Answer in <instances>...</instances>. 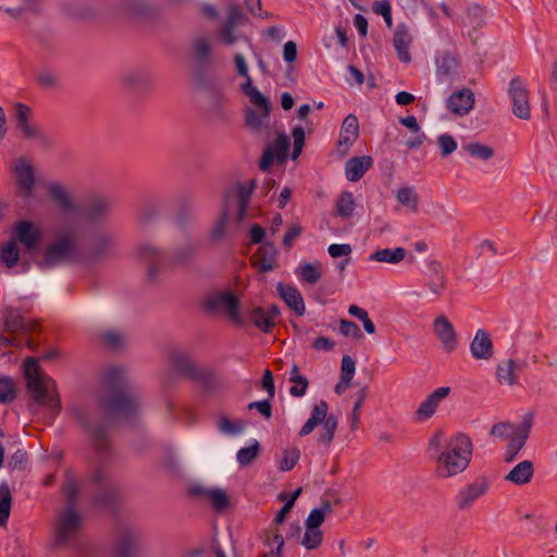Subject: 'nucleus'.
<instances>
[{
    "instance_id": "obj_27",
    "label": "nucleus",
    "mask_w": 557,
    "mask_h": 557,
    "mask_svg": "<svg viewBox=\"0 0 557 557\" xmlns=\"http://www.w3.org/2000/svg\"><path fill=\"white\" fill-rule=\"evenodd\" d=\"M170 360L173 369L180 374L191 379L198 377V370L186 354L174 351L172 352Z\"/></svg>"
},
{
    "instance_id": "obj_37",
    "label": "nucleus",
    "mask_w": 557,
    "mask_h": 557,
    "mask_svg": "<svg viewBox=\"0 0 557 557\" xmlns=\"http://www.w3.org/2000/svg\"><path fill=\"white\" fill-rule=\"evenodd\" d=\"M533 423V414L531 412H528L523 416L521 421V429L516 433L513 437H511L508 443V446L516 447L519 450L523 448L525 445V442L529 437L531 428Z\"/></svg>"
},
{
    "instance_id": "obj_43",
    "label": "nucleus",
    "mask_w": 557,
    "mask_h": 557,
    "mask_svg": "<svg viewBox=\"0 0 557 557\" xmlns=\"http://www.w3.org/2000/svg\"><path fill=\"white\" fill-rule=\"evenodd\" d=\"M355 207L352 194L350 191H343L336 201V213L343 219H348L352 215Z\"/></svg>"
},
{
    "instance_id": "obj_38",
    "label": "nucleus",
    "mask_w": 557,
    "mask_h": 557,
    "mask_svg": "<svg viewBox=\"0 0 557 557\" xmlns=\"http://www.w3.org/2000/svg\"><path fill=\"white\" fill-rule=\"evenodd\" d=\"M249 320L253 323L256 327H258L264 333H269L275 325L273 322V317H271V313H269L267 309L262 307H257L252 309L249 313Z\"/></svg>"
},
{
    "instance_id": "obj_50",
    "label": "nucleus",
    "mask_w": 557,
    "mask_h": 557,
    "mask_svg": "<svg viewBox=\"0 0 557 557\" xmlns=\"http://www.w3.org/2000/svg\"><path fill=\"white\" fill-rule=\"evenodd\" d=\"M103 344L111 349H119L126 343L124 333L117 330H108L101 334Z\"/></svg>"
},
{
    "instance_id": "obj_11",
    "label": "nucleus",
    "mask_w": 557,
    "mask_h": 557,
    "mask_svg": "<svg viewBox=\"0 0 557 557\" xmlns=\"http://www.w3.org/2000/svg\"><path fill=\"white\" fill-rule=\"evenodd\" d=\"M508 92L511 98L513 114L521 120H529L531 114L528 89L520 77H513L510 81Z\"/></svg>"
},
{
    "instance_id": "obj_14",
    "label": "nucleus",
    "mask_w": 557,
    "mask_h": 557,
    "mask_svg": "<svg viewBox=\"0 0 557 557\" xmlns=\"http://www.w3.org/2000/svg\"><path fill=\"white\" fill-rule=\"evenodd\" d=\"M278 250L273 243L267 242L261 245L251 258L253 268L261 273L274 270L277 265Z\"/></svg>"
},
{
    "instance_id": "obj_51",
    "label": "nucleus",
    "mask_w": 557,
    "mask_h": 557,
    "mask_svg": "<svg viewBox=\"0 0 557 557\" xmlns=\"http://www.w3.org/2000/svg\"><path fill=\"white\" fill-rule=\"evenodd\" d=\"M465 150L479 160H488L494 156V149L481 143H470L465 146Z\"/></svg>"
},
{
    "instance_id": "obj_62",
    "label": "nucleus",
    "mask_w": 557,
    "mask_h": 557,
    "mask_svg": "<svg viewBox=\"0 0 557 557\" xmlns=\"http://www.w3.org/2000/svg\"><path fill=\"white\" fill-rule=\"evenodd\" d=\"M207 496L212 502L213 506L218 510L226 508L228 498L223 490L214 488L207 492Z\"/></svg>"
},
{
    "instance_id": "obj_36",
    "label": "nucleus",
    "mask_w": 557,
    "mask_h": 557,
    "mask_svg": "<svg viewBox=\"0 0 557 557\" xmlns=\"http://www.w3.org/2000/svg\"><path fill=\"white\" fill-rule=\"evenodd\" d=\"M20 259V248L12 238L0 246V262L9 269L15 267Z\"/></svg>"
},
{
    "instance_id": "obj_28",
    "label": "nucleus",
    "mask_w": 557,
    "mask_h": 557,
    "mask_svg": "<svg viewBox=\"0 0 557 557\" xmlns=\"http://www.w3.org/2000/svg\"><path fill=\"white\" fill-rule=\"evenodd\" d=\"M327 412L329 405L325 400H320L319 403H317L312 408L310 418L307 420V422L302 425L301 430L299 431V435H309L317 425L321 424L324 421Z\"/></svg>"
},
{
    "instance_id": "obj_56",
    "label": "nucleus",
    "mask_w": 557,
    "mask_h": 557,
    "mask_svg": "<svg viewBox=\"0 0 557 557\" xmlns=\"http://www.w3.org/2000/svg\"><path fill=\"white\" fill-rule=\"evenodd\" d=\"M322 536H323V534L319 529L306 527V531H305L304 537L301 540V544L307 549H314L321 544Z\"/></svg>"
},
{
    "instance_id": "obj_19",
    "label": "nucleus",
    "mask_w": 557,
    "mask_h": 557,
    "mask_svg": "<svg viewBox=\"0 0 557 557\" xmlns=\"http://www.w3.org/2000/svg\"><path fill=\"white\" fill-rule=\"evenodd\" d=\"M47 190L60 210L72 214L78 212V206L72 199L71 195L64 186L52 183L48 185Z\"/></svg>"
},
{
    "instance_id": "obj_55",
    "label": "nucleus",
    "mask_w": 557,
    "mask_h": 557,
    "mask_svg": "<svg viewBox=\"0 0 557 557\" xmlns=\"http://www.w3.org/2000/svg\"><path fill=\"white\" fill-rule=\"evenodd\" d=\"M270 148L275 153L276 160L283 162L287 158L289 138L285 134L278 135Z\"/></svg>"
},
{
    "instance_id": "obj_35",
    "label": "nucleus",
    "mask_w": 557,
    "mask_h": 557,
    "mask_svg": "<svg viewBox=\"0 0 557 557\" xmlns=\"http://www.w3.org/2000/svg\"><path fill=\"white\" fill-rule=\"evenodd\" d=\"M298 277L308 284H315L322 277V263L315 261L313 263H301L296 270Z\"/></svg>"
},
{
    "instance_id": "obj_34",
    "label": "nucleus",
    "mask_w": 557,
    "mask_h": 557,
    "mask_svg": "<svg viewBox=\"0 0 557 557\" xmlns=\"http://www.w3.org/2000/svg\"><path fill=\"white\" fill-rule=\"evenodd\" d=\"M4 325L11 333H26L32 330L30 323L15 309H10L4 318Z\"/></svg>"
},
{
    "instance_id": "obj_22",
    "label": "nucleus",
    "mask_w": 557,
    "mask_h": 557,
    "mask_svg": "<svg viewBox=\"0 0 557 557\" xmlns=\"http://www.w3.org/2000/svg\"><path fill=\"white\" fill-rule=\"evenodd\" d=\"M373 160L370 156L355 157L349 159L345 165L346 178L350 182L359 181L372 166Z\"/></svg>"
},
{
    "instance_id": "obj_41",
    "label": "nucleus",
    "mask_w": 557,
    "mask_h": 557,
    "mask_svg": "<svg viewBox=\"0 0 557 557\" xmlns=\"http://www.w3.org/2000/svg\"><path fill=\"white\" fill-rule=\"evenodd\" d=\"M112 202L108 198L99 197L89 202L86 208V215L90 219H99L110 212Z\"/></svg>"
},
{
    "instance_id": "obj_9",
    "label": "nucleus",
    "mask_w": 557,
    "mask_h": 557,
    "mask_svg": "<svg viewBox=\"0 0 557 557\" xmlns=\"http://www.w3.org/2000/svg\"><path fill=\"white\" fill-rule=\"evenodd\" d=\"M12 175L21 195L29 198L36 185V170L32 159L21 156L13 161Z\"/></svg>"
},
{
    "instance_id": "obj_54",
    "label": "nucleus",
    "mask_w": 557,
    "mask_h": 557,
    "mask_svg": "<svg viewBox=\"0 0 557 557\" xmlns=\"http://www.w3.org/2000/svg\"><path fill=\"white\" fill-rule=\"evenodd\" d=\"M300 458V450L297 447L287 448L283 451L280 461V469L282 471L292 470Z\"/></svg>"
},
{
    "instance_id": "obj_32",
    "label": "nucleus",
    "mask_w": 557,
    "mask_h": 557,
    "mask_svg": "<svg viewBox=\"0 0 557 557\" xmlns=\"http://www.w3.org/2000/svg\"><path fill=\"white\" fill-rule=\"evenodd\" d=\"M398 203L409 213L419 211V196L413 186H403L396 191Z\"/></svg>"
},
{
    "instance_id": "obj_40",
    "label": "nucleus",
    "mask_w": 557,
    "mask_h": 557,
    "mask_svg": "<svg viewBox=\"0 0 557 557\" xmlns=\"http://www.w3.org/2000/svg\"><path fill=\"white\" fill-rule=\"evenodd\" d=\"M264 545L268 547L260 557H282V548L284 546V539L277 532H269L264 537Z\"/></svg>"
},
{
    "instance_id": "obj_45",
    "label": "nucleus",
    "mask_w": 557,
    "mask_h": 557,
    "mask_svg": "<svg viewBox=\"0 0 557 557\" xmlns=\"http://www.w3.org/2000/svg\"><path fill=\"white\" fill-rule=\"evenodd\" d=\"M237 26L223 23L218 32L220 42L225 46H233L237 41L246 39L244 35L237 33Z\"/></svg>"
},
{
    "instance_id": "obj_60",
    "label": "nucleus",
    "mask_w": 557,
    "mask_h": 557,
    "mask_svg": "<svg viewBox=\"0 0 557 557\" xmlns=\"http://www.w3.org/2000/svg\"><path fill=\"white\" fill-rule=\"evenodd\" d=\"M294 147L292 158L295 160L299 157L305 145V131L301 126L294 127L292 131Z\"/></svg>"
},
{
    "instance_id": "obj_63",
    "label": "nucleus",
    "mask_w": 557,
    "mask_h": 557,
    "mask_svg": "<svg viewBox=\"0 0 557 557\" xmlns=\"http://www.w3.org/2000/svg\"><path fill=\"white\" fill-rule=\"evenodd\" d=\"M194 53L196 58L200 61L208 60L211 53V47L209 41L206 38L196 39L194 42Z\"/></svg>"
},
{
    "instance_id": "obj_4",
    "label": "nucleus",
    "mask_w": 557,
    "mask_h": 557,
    "mask_svg": "<svg viewBox=\"0 0 557 557\" xmlns=\"http://www.w3.org/2000/svg\"><path fill=\"white\" fill-rule=\"evenodd\" d=\"M78 255V235L74 226H66L54 232L52 240L45 247L38 265L51 269L76 259Z\"/></svg>"
},
{
    "instance_id": "obj_47",
    "label": "nucleus",
    "mask_w": 557,
    "mask_h": 557,
    "mask_svg": "<svg viewBox=\"0 0 557 557\" xmlns=\"http://www.w3.org/2000/svg\"><path fill=\"white\" fill-rule=\"evenodd\" d=\"M331 511L332 505L329 502H324L320 508H314L310 511L306 520V527L319 529L323 523L325 516Z\"/></svg>"
},
{
    "instance_id": "obj_8",
    "label": "nucleus",
    "mask_w": 557,
    "mask_h": 557,
    "mask_svg": "<svg viewBox=\"0 0 557 557\" xmlns=\"http://www.w3.org/2000/svg\"><path fill=\"white\" fill-rule=\"evenodd\" d=\"M82 527L83 517L73 506H69L61 511L54 524L57 545L63 546L76 540L81 533Z\"/></svg>"
},
{
    "instance_id": "obj_5",
    "label": "nucleus",
    "mask_w": 557,
    "mask_h": 557,
    "mask_svg": "<svg viewBox=\"0 0 557 557\" xmlns=\"http://www.w3.org/2000/svg\"><path fill=\"white\" fill-rule=\"evenodd\" d=\"M243 91L249 98L250 103L260 109V112L251 108L246 110L247 126L256 134H267L270 128L269 99L257 87L250 85L249 82L243 85Z\"/></svg>"
},
{
    "instance_id": "obj_58",
    "label": "nucleus",
    "mask_w": 557,
    "mask_h": 557,
    "mask_svg": "<svg viewBox=\"0 0 557 557\" xmlns=\"http://www.w3.org/2000/svg\"><path fill=\"white\" fill-rule=\"evenodd\" d=\"M195 251H196L195 246H193L190 244L177 247L173 251V253L171 256V260L175 264L185 263L194 257Z\"/></svg>"
},
{
    "instance_id": "obj_7",
    "label": "nucleus",
    "mask_w": 557,
    "mask_h": 557,
    "mask_svg": "<svg viewBox=\"0 0 557 557\" xmlns=\"http://www.w3.org/2000/svg\"><path fill=\"white\" fill-rule=\"evenodd\" d=\"M205 307L211 313L223 314L233 323L242 325L244 319L239 313V300L230 290H221L209 294L205 300Z\"/></svg>"
},
{
    "instance_id": "obj_16",
    "label": "nucleus",
    "mask_w": 557,
    "mask_h": 557,
    "mask_svg": "<svg viewBox=\"0 0 557 557\" xmlns=\"http://www.w3.org/2000/svg\"><path fill=\"white\" fill-rule=\"evenodd\" d=\"M412 41L413 38L409 32L408 26L405 24L398 25L394 32L393 46L400 62L409 63L411 61L409 47L411 46Z\"/></svg>"
},
{
    "instance_id": "obj_30",
    "label": "nucleus",
    "mask_w": 557,
    "mask_h": 557,
    "mask_svg": "<svg viewBox=\"0 0 557 557\" xmlns=\"http://www.w3.org/2000/svg\"><path fill=\"white\" fill-rule=\"evenodd\" d=\"M436 76L441 82L450 78L457 71V60L448 52L438 54L435 59Z\"/></svg>"
},
{
    "instance_id": "obj_29",
    "label": "nucleus",
    "mask_w": 557,
    "mask_h": 557,
    "mask_svg": "<svg viewBox=\"0 0 557 557\" xmlns=\"http://www.w3.org/2000/svg\"><path fill=\"white\" fill-rule=\"evenodd\" d=\"M327 412L329 405L325 400H320L319 403H317L312 408L310 418L307 420V422L302 425L301 430L299 431V435H309L317 425L321 424L324 421Z\"/></svg>"
},
{
    "instance_id": "obj_21",
    "label": "nucleus",
    "mask_w": 557,
    "mask_h": 557,
    "mask_svg": "<svg viewBox=\"0 0 557 557\" xmlns=\"http://www.w3.org/2000/svg\"><path fill=\"white\" fill-rule=\"evenodd\" d=\"M471 355L474 359L488 360L493 356V343L488 333L482 329L478 330L470 345Z\"/></svg>"
},
{
    "instance_id": "obj_2",
    "label": "nucleus",
    "mask_w": 557,
    "mask_h": 557,
    "mask_svg": "<svg viewBox=\"0 0 557 557\" xmlns=\"http://www.w3.org/2000/svg\"><path fill=\"white\" fill-rule=\"evenodd\" d=\"M429 453L435 457V473L447 479L463 472L470 463L472 443L465 434H455L445 440L443 432H436L429 441Z\"/></svg>"
},
{
    "instance_id": "obj_15",
    "label": "nucleus",
    "mask_w": 557,
    "mask_h": 557,
    "mask_svg": "<svg viewBox=\"0 0 557 557\" xmlns=\"http://www.w3.org/2000/svg\"><path fill=\"white\" fill-rule=\"evenodd\" d=\"M450 394V387L442 386L432 392L418 407L414 412L417 421L430 419L436 411L440 403Z\"/></svg>"
},
{
    "instance_id": "obj_20",
    "label": "nucleus",
    "mask_w": 557,
    "mask_h": 557,
    "mask_svg": "<svg viewBox=\"0 0 557 557\" xmlns=\"http://www.w3.org/2000/svg\"><path fill=\"white\" fill-rule=\"evenodd\" d=\"M276 290L286 305L299 317L306 312V306L300 292L290 285L278 283Z\"/></svg>"
},
{
    "instance_id": "obj_25",
    "label": "nucleus",
    "mask_w": 557,
    "mask_h": 557,
    "mask_svg": "<svg viewBox=\"0 0 557 557\" xmlns=\"http://www.w3.org/2000/svg\"><path fill=\"white\" fill-rule=\"evenodd\" d=\"M534 474L532 461L523 460L517 463L505 476L506 481L517 485H524L531 481Z\"/></svg>"
},
{
    "instance_id": "obj_61",
    "label": "nucleus",
    "mask_w": 557,
    "mask_h": 557,
    "mask_svg": "<svg viewBox=\"0 0 557 557\" xmlns=\"http://www.w3.org/2000/svg\"><path fill=\"white\" fill-rule=\"evenodd\" d=\"M437 144L441 149V154L446 157L457 149V141L448 134H442L437 137Z\"/></svg>"
},
{
    "instance_id": "obj_44",
    "label": "nucleus",
    "mask_w": 557,
    "mask_h": 557,
    "mask_svg": "<svg viewBox=\"0 0 557 557\" xmlns=\"http://www.w3.org/2000/svg\"><path fill=\"white\" fill-rule=\"evenodd\" d=\"M322 429L319 434L318 441L324 446H329L334 438V434L337 428V418L333 414L327 416L321 423Z\"/></svg>"
},
{
    "instance_id": "obj_12",
    "label": "nucleus",
    "mask_w": 557,
    "mask_h": 557,
    "mask_svg": "<svg viewBox=\"0 0 557 557\" xmlns=\"http://www.w3.org/2000/svg\"><path fill=\"white\" fill-rule=\"evenodd\" d=\"M488 483L484 478H479L470 484L459 490L456 495V504L460 510H466L472 507L476 499L486 494Z\"/></svg>"
},
{
    "instance_id": "obj_17",
    "label": "nucleus",
    "mask_w": 557,
    "mask_h": 557,
    "mask_svg": "<svg viewBox=\"0 0 557 557\" xmlns=\"http://www.w3.org/2000/svg\"><path fill=\"white\" fill-rule=\"evenodd\" d=\"M434 332L447 351L455 350L457 346L456 332L446 317L441 315L435 319Z\"/></svg>"
},
{
    "instance_id": "obj_24",
    "label": "nucleus",
    "mask_w": 557,
    "mask_h": 557,
    "mask_svg": "<svg viewBox=\"0 0 557 557\" xmlns=\"http://www.w3.org/2000/svg\"><path fill=\"white\" fill-rule=\"evenodd\" d=\"M137 253L141 260L151 263V275L157 271V267L161 265L165 260L163 250L152 243L140 244L137 248Z\"/></svg>"
},
{
    "instance_id": "obj_39",
    "label": "nucleus",
    "mask_w": 557,
    "mask_h": 557,
    "mask_svg": "<svg viewBox=\"0 0 557 557\" xmlns=\"http://www.w3.org/2000/svg\"><path fill=\"white\" fill-rule=\"evenodd\" d=\"M12 506V494L7 482L0 483V527L7 524Z\"/></svg>"
},
{
    "instance_id": "obj_18",
    "label": "nucleus",
    "mask_w": 557,
    "mask_h": 557,
    "mask_svg": "<svg viewBox=\"0 0 557 557\" xmlns=\"http://www.w3.org/2000/svg\"><path fill=\"white\" fill-rule=\"evenodd\" d=\"M474 104V95L470 89L454 92L447 100L448 109L460 116L468 114Z\"/></svg>"
},
{
    "instance_id": "obj_1",
    "label": "nucleus",
    "mask_w": 557,
    "mask_h": 557,
    "mask_svg": "<svg viewBox=\"0 0 557 557\" xmlns=\"http://www.w3.org/2000/svg\"><path fill=\"white\" fill-rule=\"evenodd\" d=\"M97 405L107 420L116 417L125 421L138 417L143 407L139 396L128 387L125 372L120 368H110L104 372Z\"/></svg>"
},
{
    "instance_id": "obj_23",
    "label": "nucleus",
    "mask_w": 557,
    "mask_h": 557,
    "mask_svg": "<svg viewBox=\"0 0 557 557\" xmlns=\"http://www.w3.org/2000/svg\"><path fill=\"white\" fill-rule=\"evenodd\" d=\"M359 136V122L356 115L349 114L343 121L338 144L348 150Z\"/></svg>"
},
{
    "instance_id": "obj_48",
    "label": "nucleus",
    "mask_w": 557,
    "mask_h": 557,
    "mask_svg": "<svg viewBox=\"0 0 557 557\" xmlns=\"http://www.w3.org/2000/svg\"><path fill=\"white\" fill-rule=\"evenodd\" d=\"M231 197H232V194L228 193L225 197V205H224L223 212H222L221 216L219 218V220L216 221V223L212 227L211 237L214 240H219L224 236L226 224H227L228 216H230L228 202L231 200Z\"/></svg>"
},
{
    "instance_id": "obj_46",
    "label": "nucleus",
    "mask_w": 557,
    "mask_h": 557,
    "mask_svg": "<svg viewBox=\"0 0 557 557\" xmlns=\"http://www.w3.org/2000/svg\"><path fill=\"white\" fill-rule=\"evenodd\" d=\"M521 429V422L513 424L510 422L496 423L491 429V435L498 437L502 441H508L518 433Z\"/></svg>"
},
{
    "instance_id": "obj_52",
    "label": "nucleus",
    "mask_w": 557,
    "mask_h": 557,
    "mask_svg": "<svg viewBox=\"0 0 557 557\" xmlns=\"http://www.w3.org/2000/svg\"><path fill=\"white\" fill-rule=\"evenodd\" d=\"M260 445L258 441L253 440L248 447H243L237 451V461L242 466H248L258 456Z\"/></svg>"
},
{
    "instance_id": "obj_3",
    "label": "nucleus",
    "mask_w": 557,
    "mask_h": 557,
    "mask_svg": "<svg viewBox=\"0 0 557 557\" xmlns=\"http://www.w3.org/2000/svg\"><path fill=\"white\" fill-rule=\"evenodd\" d=\"M24 368L27 389L36 405L49 409L52 413L58 412L61 404L54 380L44 374L38 362L33 358L24 361Z\"/></svg>"
},
{
    "instance_id": "obj_64",
    "label": "nucleus",
    "mask_w": 557,
    "mask_h": 557,
    "mask_svg": "<svg viewBox=\"0 0 557 557\" xmlns=\"http://www.w3.org/2000/svg\"><path fill=\"white\" fill-rule=\"evenodd\" d=\"M245 20V15L238 5H231L223 23L239 27Z\"/></svg>"
},
{
    "instance_id": "obj_6",
    "label": "nucleus",
    "mask_w": 557,
    "mask_h": 557,
    "mask_svg": "<svg viewBox=\"0 0 557 557\" xmlns=\"http://www.w3.org/2000/svg\"><path fill=\"white\" fill-rule=\"evenodd\" d=\"M12 120L17 132L26 140L35 141L40 148L47 149L51 146V139L34 121L30 107L16 102L13 106Z\"/></svg>"
},
{
    "instance_id": "obj_33",
    "label": "nucleus",
    "mask_w": 557,
    "mask_h": 557,
    "mask_svg": "<svg viewBox=\"0 0 557 557\" xmlns=\"http://www.w3.org/2000/svg\"><path fill=\"white\" fill-rule=\"evenodd\" d=\"M496 375L502 384L512 386L519 380L518 364L512 359L503 360L497 367Z\"/></svg>"
},
{
    "instance_id": "obj_49",
    "label": "nucleus",
    "mask_w": 557,
    "mask_h": 557,
    "mask_svg": "<svg viewBox=\"0 0 557 557\" xmlns=\"http://www.w3.org/2000/svg\"><path fill=\"white\" fill-rule=\"evenodd\" d=\"M289 381L292 383H300V387L292 386L289 388V393L292 396L301 397L306 394L309 382L305 376L299 374V368L297 364H293L292 367Z\"/></svg>"
},
{
    "instance_id": "obj_26",
    "label": "nucleus",
    "mask_w": 557,
    "mask_h": 557,
    "mask_svg": "<svg viewBox=\"0 0 557 557\" xmlns=\"http://www.w3.org/2000/svg\"><path fill=\"white\" fill-rule=\"evenodd\" d=\"M407 257V250L403 247L383 248L369 256V261L398 264Z\"/></svg>"
},
{
    "instance_id": "obj_53",
    "label": "nucleus",
    "mask_w": 557,
    "mask_h": 557,
    "mask_svg": "<svg viewBox=\"0 0 557 557\" xmlns=\"http://www.w3.org/2000/svg\"><path fill=\"white\" fill-rule=\"evenodd\" d=\"M15 384L10 377L0 379V403L9 404L15 399Z\"/></svg>"
},
{
    "instance_id": "obj_59",
    "label": "nucleus",
    "mask_w": 557,
    "mask_h": 557,
    "mask_svg": "<svg viewBox=\"0 0 557 557\" xmlns=\"http://www.w3.org/2000/svg\"><path fill=\"white\" fill-rule=\"evenodd\" d=\"M218 429L223 434L236 435L244 430V424L239 421L234 422L226 417H221L218 421Z\"/></svg>"
},
{
    "instance_id": "obj_10",
    "label": "nucleus",
    "mask_w": 557,
    "mask_h": 557,
    "mask_svg": "<svg viewBox=\"0 0 557 557\" xmlns=\"http://www.w3.org/2000/svg\"><path fill=\"white\" fill-rule=\"evenodd\" d=\"M11 238L22 244L27 251H32L40 243L42 232L36 223L22 220L13 225Z\"/></svg>"
},
{
    "instance_id": "obj_57",
    "label": "nucleus",
    "mask_w": 557,
    "mask_h": 557,
    "mask_svg": "<svg viewBox=\"0 0 557 557\" xmlns=\"http://www.w3.org/2000/svg\"><path fill=\"white\" fill-rule=\"evenodd\" d=\"M137 536L124 534L119 543L117 552L120 557H129L136 549Z\"/></svg>"
},
{
    "instance_id": "obj_42",
    "label": "nucleus",
    "mask_w": 557,
    "mask_h": 557,
    "mask_svg": "<svg viewBox=\"0 0 557 557\" xmlns=\"http://www.w3.org/2000/svg\"><path fill=\"white\" fill-rule=\"evenodd\" d=\"M113 246L111 237L107 235L99 236L91 243L88 253L94 259H99L107 256Z\"/></svg>"
},
{
    "instance_id": "obj_31",
    "label": "nucleus",
    "mask_w": 557,
    "mask_h": 557,
    "mask_svg": "<svg viewBox=\"0 0 557 557\" xmlns=\"http://www.w3.org/2000/svg\"><path fill=\"white\" fill-rule=\"evenodd\" d=\"M256 188V182L253 180L249 181L247 184H240L237 186L236 190V200H237V221L243 222L246 216L247 207L252 195V191Z\"/></svg>"
},
{
    "instance_id": "obj_13",
    "label": "nucleus",
    "mask_w": 557,
    "mask_h": 557,
    "mask_svg": "<svg viewBox=\"0 0 557 557\" xmlns=\"http://www.w3.org/2000/svg\"><path fill=\"white\" fill-rule=\"evenodd\" d=\"M76 419L86 428L88 431L91 441L94 443V446L99 451H106L110 444L107 436V428L101 424H91L89 422V418L87 412L84 409L75 408L73 410Z\"/></svg>"
}]
</instances>
